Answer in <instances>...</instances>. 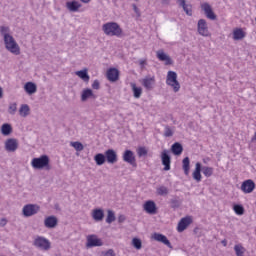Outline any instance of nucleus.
Wrapping results in <instances>:
<instances>
[{"instance_id": "obj_7", "label": "nucleus", "mask_w": 256, "mask_h": 256, "mask_svg": "<svg viewBox=\"0 0 256 256\" xmlns=\"http://www.w3.org/2000/svg\"><path fill=\"white\" fill-rule=\"evenodd\" d=\"M5 151L8 153H15L19 149V140L15 138H8L4 143Z\"/></svg>"}, {"instance_id": "obj_41", "label": "nucleus", "mask_w": 256, "mask_h": 256, "mask_svg": "<svg viewBox=\"0 0 256 256\" xmlns=\"http://www.w3.org/2000/svg\"><path fill=\"white\" fill-rule=\"evenodd\" d=\"M201 170L203 175H205V177H211V175H213V167L204 166L202 167Z\"/></svg>"}, {"instance_id": "obj_13", "label": "nucleus", "mask_w": 256, "mask_h": 256, "mask_svg": "<svg viewBox=\"0 0 256 256\" xmlns=\"http://www.w3.org/2000/svg\"><path fill=\"white\" fill-rule=\"evenodd\" d=\"M201 9L204 11L207 19H211V21H215V19H217V15H215V12H213V8H211L209 3L202 4Z\"/></svg>"}, {"instance_id": "obj_5", "label": "nucleus", "mask_w": 256, "mask_h": 256, "mask_svg": "<svg viewBox=\"0 0 256 256\" xmlns=\"http://www.w3.org/2000/svg\"><path fill=\"white\" fill-rule=\"evenodd\" d=\"M34 247L41 249V251H49L51 249V241L43 236H37L33 242Z\"/></svg>"}, {"instance_id": "obj_28", "label": "nucleus", "mask_w": 256, "mask_h": 256, "mask_svg": "<svg viewBox=\"0 0 256 256\" xmlns=\"http://www.w3.org/2000/svg\"><path fill=\"white\" fill-rule=\"evenodd\" d=\"M0 131L4 135V137H9V135H11V133H13V126H11V124H9V123H4L1 126Z\"/></svg>"}, {"instance_id": "obj_30", "label": "nucleus", "mask_w": 256, "mask_h": 256, "mask_svg": "<svg viewBox=\"0 0 256 256\" xmlns=\"http://www.w3.org/2000/svg\"><path fill=\"white\" fill-rule=\"evenodd\" d=\"M171 152L173 153V155H181V153H183V145H181V143L179 142H175L172 146H171Z\"/></svg>"}, {"instance_id": "obj_12", "label": "nucleus", "mask_w": 256, "mask_h": 256, "mask_svg": "<svg viewBox=\"0 0 256 256\" xmlns=\"http://www.w3.org/2000/svg\"><path fill=\"white\" fill-rule=\"evenodd\" d=\"M152 239H154V241H158V243H163V245H166V247H169V249H173V246L171 245L169 239H167V236L161 233H154L152 235Z\"/></svg>"}, {"instance_id": "obj_1", "label": "nucleus", "mask_w": 256, "mask_h": 256, "mask_svg": "<svg viewBox=\"0 0 256 256\" xmlns=\"http://www.w3.org/2000/svg\"><path fill=\"white\" fill-rule=\"evenodd\" d=\"M102 31L108 37H121L123 35V29L117 22H108L102 25Z\"/></svg>"}, {"instance_id": "obj_44", "label": "nucleus", "mask_w": 256, "mask_h": 256, "mask_svg": "<svg viewBox=\"0 0 256 256\" xmlns=\"http://www.w3.org/2000/svg\"><path fill=\"white\" fill-rule=\"evenodd\" d=\"M70 145L75 148V151H83L85 149L81 142H71Z\"/></svg>"}, {"instance_id": "obj_34", "label": "nucleus", "mask_w": 256, "mask_h": 256, "mask_svg": "<svg viewBox=\"0 0 256 256\" xmlns=\"http://www.w3.org/2000/svg\"><path fill=\"white\" fill-rule=\"evenodd\" d=\"M76 75L82 79V81H84L85 83H89V79H91L89 77V74L87 73V69L84 70H80L76 72Z\"/></svg>"}, {"instance_id": "obj_14", "label": "nucleus", "mask_w": 256, "mask_h": 256, "mask_svg": "<svg viewBox=\"0 0 256 256\" xmlns=\"http://www.w3.org/2000/svg\"><path fill=\"white\" fill-rule=\"evenodd\" d=\"M104 156L106 158L107 163H110L111 165H115V163H117V152H115V150H106Z\"/></svg>"}, {"instance_id": "obj_46", "label": "nucleus", "mask_w": 256, "mask_h": 256, "mask_svg": "<svg viewBox=\"0 0 256 256\" xmlns=\"http://www.w3.org/2000/svg\"><path fill=\"white\" fill-rule=\"evenodd\" d=\"M164 137H173V130H171V127L165 126Z\"/></svg>"}, {"instance_id": "obj_36", "label": "nucleus", "mask_w": 256, "mask_h": 256, "mask_svg": "<svg viewBox=\"0 0 256 256\" xmlns=\"http://www.w3.org/2000/svg\"><path fill=\"white\" fill-rule=\"evenodd\" d=\"M30 111H31V108H29V105L22 104L19 109V114L21 115V117H27Z\"/></svg>"}, {"instance_id": "obj_40", "label": "nucleus", "mask_w": 256, "mask_h": 256, "mask_svg": "<svg viewBox=\"0 0 256 256\" xmlns=\"http://www.w3.org/2000/svg\"><path fill=\"white\" fill-rule=\"evenodd\" d=\"M9 31H10L9 26L0 27V33L4 39H6V37H11V34H9Z\"/></svg>"}, {"instance_id": "obj_8", "label": "nucleus", "mask_w": 256, "mask_h": 256, "mask_svg": "<svg viewBox=\"0 0 256 256\" xmlns=\"http://www.w3.org/2000/svg\"><path fill=\"white\" fill-rule=\"evenodd\" d=\"M122 159L125 163L132 165V167H137V159L135 158V153L131 150H125Z\"/></svg>"}, {"instance_id": "obj_9", "label": "nucleus", "mask_w": 256, "mask_h": 256, "mask_svg": "<svg viewBox=\"0 0 256 256\" xmlns=\"http://www.w3.org/2000/svg\"><path fill=\"white\" fill-rule=\"evenodd\" d=\"M86 247H103V240L98 238L97 235H89L87 236Z\"/></svg>"}, {"instance_id": "obj_57", "label": "nucleus", "mask_w": 256, "mask_h": 256, "mask_svg": "<svg viewBox=\"0 0 256 256\" xmlns=\"http://www.w3.org/2000/svg\"><path fill=\"white\" fill-rule=\"evenodd\" d=\"M82 3H89L91 0H81Z\"/></svg>"}, {"instance_id": "obj_33", "label": "nucleus", "mask_w": 256, "mask_h": 256, "mask_svg": "<svg viewBox=\"0 0 256 256\" xmlns=\"http://www.w3.org/2000/svg\"><path fill=\"white\" fill-rule=\"evenodd\" d=\"M190 165H191V160H189V157H185L182 160V169H183L185 175H189V171L191 169Z\"/></svg>"}, {"instance_id": "obj_17", "label": "nucleus", "mask_w": 256, "mask_h": 256, "mask_svg": "<svg viewBox=\"0 0 256 256\" xmlns=\"http://www.w3.org/2000/svg\"><path fill=\"white\" fill-rule=\"evenodd\" d=\"M193 223V220L191 219V217H184L182 218L177 226V231L178 233H183V231H185V229H187V227H189V224Z\"/></svg>"}, {"instance_id": "obj_42", "label": "nucleus", "mask_w": 256, "mask_h": 256, "mask_svg": "<svg viewBox=\"0 0 256 256\" xmlns=\"http://www.w3.org/2000/svg\"><path fill=\"white\" fill-rule=\"evenodd\" d=\"M107 218H106V223H113V221H115V212H113L112 210H108L107 211Z\"/></svg>"}, {"instance_id": "obj_43", "label": "nucleus", "mask_w": 256, "mask_h": 256, "mask_svg": "<svg viewBox=\"0 0 256 256\" xmlns=\"http://www.w3.org/2000/svg\"><path fill=\"white\" fill-rule=\"evenodd\" d=\"M132 245L137 250H139V249H141V247H143V243L141 242V239H139V238H133Z\"/></svg>"}, {"instance_id": "obj_16", "label": "nucleus", "mask_w": 256, "mask_h": 256, "mask_svg": "<svg viewBox=\"0 0 256 256\" xmlns=\"http://www.w3.org/2000/svg\"><path fill=\"white\" fill-rule=\"evenodd\" d=\"M144 211L149 215H155L157 213V204L153 200H148L144 203Z\"/></svg>"}, {"instance_id": "obj_52", "label": "nucleus", "mask_w": 256, "mask_h": 256, "mask_svg": "<svg viewBox=\"0 0 256 256\" xmlns=\"http://www.w3.org/2000/svg\"><path fill=\"white\" fill-rule=\"evenodd\" d=\"M125 215H120L119 217H118V223H124V221H125Z\"/></svg>"}, {"instance_id": "obj_45", "label": "nucleus", "mask_w": 256, "mask_h": 256, "mask_svg": "<svg viewBox=\"0 0 256 256\" xmlns=\"http://www.w3.org/2000/svg\"><path fill=\"white\" fill-rule=\"evenodd\" d=\"M8 113L10 115H15L17 113V103H11L8 108Z\"/></svg>"}, {"instance_id": "obj_2", "label": "nucleus", "mask_w": 256, "mask_h": 256, "mask_svg": "<svg viewBox=\"0 0 256 256\" xmlns=\"http://www.w3.org/2000/svg\"><path fill=\"white\" fill-rule=\"evenodd\" d=\"M49 162V156L42 155L39 158H33L31 161V165L34 169H47V171H49L51 169Z\"/></svg>"}, {"instance_id": "obj_50", "label": "nucleus", "mask_w": 256, "mask_h": 256, "mask_svg": "<svg viewBox=\"0 0 256 256\" xmlns=\"http://www.w3.org/2000/svg\"><path fill=\"white\" fill-rule=\"evenodd\" d=\"M133 11L136 13L137 17H141V10L138 9L136 4L132 5Z\"/></svg>"}, {"instance_id": "obj_27", "label": "nucleus", "mask_w": 256, "mask_h": 256, "mask_svg": "<svg viewBox=\"0 0 256 256\" xmlns=\"http://www.w3.org/2000/svg\"><path fill=\"white\" fill-rule=\"evenodd\" d=\"M66 7L72 13H76V11H79V9H81V3H79L78 1L73 0L71 2H67Z\"/></svg>"}, {"instance_id": "obj_49", "label": "nucleus", "mask_w": 256, "mask_h": 256, "mask_svg": "<svg viewBox=\"0 0 256 256\" xmlns=\"http://www.w3.org/2000/svg\"><path fill=\"white\" fill-rule=\"evenodd\" d=\"M102 256H115V250L109 249L106 252H102Z\"/></svg>"}, {"instance_id": "obj_21", "label": "nucleus", "mask_w": 256, "mask_h": 256, "mask_svg": "<svg viewBox=\"0 0 256 256\" xmlns=\"http://www.w3.org/2000/svg\"><path fill=\"white\" fill-rule=\"evenodd\" d=\"M107 79L108 81H111V83H115V81H119V70L117 68L108 69Z\"/></svg>"}, {"instance_id": "obj_18", "label": "nucleus", "mask_w": 256, "mask_h": 256, "mask_svg": "<svg viewBox=\"0 0 256 256\" xmlns=\"http://www.w3.org/2000/svg\"><path fill=\"white\" fill-rule=\"evenodd\" d=\"M241 190L243 193H253L255 190V182L253 180H245L241 185Z\"/></svg>"}, {"instance_id": "obj_25", "label": "nucleus", "mask_w": 256, "mask_h": 256, "mask_svg": "<svg viewBox=\"0 0 256 256\" xmlns=\"http://www.w3.org/2000/svg\"><path fill=\"white\" fill-rule=\"evenodd\" d=\"M104 218L105 212L103 211V209L97 208L92 211V219H94V221H103Z\"/></svg>"}, {"instance_id": "obj_26", "label": "nucleus", "mask_w": 256, "mask_h": 256, "mask_svg": "<svg viewBox=\"0 0 256 256\" xmlns=\"http://www.w3.org/2000/svg\"><path fill=\"white\" fill-rule=\"evenodd\" d=\"M24 91L27 95H34V93H37V85L33 82H27L24 85Z\"/></svg>"}, {"instance_id": "obj_56", "label": "nucleus", "mask_w": 256, "mask_h": 256, "mask_svg": "<svg viewBox=\"0 0 256 256\" xmlns=\"http://www.w3.org/2000/svg\"><path fill=\"white\" fill-rule=\"evenodd\" d=\"M222 245H223L224 247H227V240H222Z\"/></svg>"}, {"instance_id": "obj_20", "label": "nucleus", "mask_w": 256, "mask_h": 256, "mask_svg": "<svg viewBox=\"0 0 256 256\" xmlns=\"http://www.w3.org/2000/svg\"><path fill=\"white\" fill-rule=\"evenodd\" d=\"M156 57L159 61H165V65H173V60L169 55L165 54L163 50H158L156 52Z\"/></svg>"}, {"instance_id": "obj_54", "label": "nucleus", "mask_w": 256, "mask_h": 256, "mask_svg": "<svg viewBox=\"0 0 256 256\" xmlns=\"http://www.w3.org/2000/svg\"><path fill=\"white\" fill-rule=\"evenodd\" d=\"M209 161H211V159H209V158H204L203 159V163H205V164L209 163Z\"/></svg>"}, {"instance_id": "obj_29", "label": "nucleus", "mask_w": 256, "mask_h": 256, "mask_svg": "<svg viewBox=\"0 0 256 256\" xmlns=\"http://www.w3.org/2000/svg\"><path fill=\"white\" fill-rule=\"evenodd\" d=\"M233 39L234 41H241V39H245V32L241 28H236L233 31Z\"/></svg>"}, {"instance_id": "obj_58", "label": "nucleus", "mask_w": 256, "mask_h": 256, "mask_svg": "<svg viewBox=\"0 0 256 256\" xmlns=\"http://www.w3.org/2000/svg\"><path fill=\"white\" fill-rule=\"evenodd\" d=\"M140 65H145V60H141Z\"/></svg>"}, {"instance_id": "obj_15", "label": "nucleus", "mask_w": 256, "mask_h": 256, "mask_svg": "<svg viewBox=\"0 0 256 256\" xmlns=\"http://www.w3.org/2000/svg\"><path fill=\"white\" fill-rule=\"evenodd\" d=\"M142 85L147 91H153V88L155 87V76H146L142 80Z\"/></svg>"}, {"instance_id": "obj_31", "label": "nucleus", "mask_w": 256, "mask_h": 256, "mask_svg": "<svg viewBox=\"0 0 256 256\" xmlns=\"http://www.w3.org/2000/svg\"><path fill=\"white\" fill-rule=\"evenodd\" d=\"M131 88L135 99L141 98V95H143V88L137 87L136 83H131Z\"/></svg>"}, {"instance_id": "obj_53", "label": "nucleus", "mask_w": 256, "mask_h": 256, "mask_svg": "<svg viewBox=\"0 0 256 256\" xmlns=\"http://www.w3.org/2000/svg\"><path fill=\"white\" fill-rule=\"evenodd\" d=\"M171 3V0H162V5H169Z\"/></svg>"}, {"instance_id": "obj_59", "label": "nucleus", "mask_w": 256, "mask_h": 256, "mask_svg": "<svg viewBox=\"0 0 256 256\" xmlns=\"http://www.w3.org/2000/svg\"><path fill=\"white\" fill-rule=\"evenodd\" d=\"M254 139H255V141H256V133H255V135H254Z\"/></svg>"}, {"instance_id": "obj_19", "label": "nucleus", "mask_w": 256, "mask_h": 256, "mask_svg": "<svg viewBox=\"0 0 256 256\" xmlns=\"http://www.w3.org/2000/svg\"><path fill=\"white\" fill-rule=\"evenodd\" d=\"M58 223H59V220L55 216H48L44 220V226L47 229H55Z\"/></svg>"}, {"instance_id": "obj_6", "label": "nucleus", "mask_w": 256, "mask_h": 256, "mask_svg": "<svg viewBox=\"0 0 256 256\" xmlns=\"http://www.w3.org/2000/svg\"><path fill=\"white\" fill-rule=\"evenodd\" d=\"M41 207L37 204H27L23 207L22 213L24 217H33V215H37Z\"/></svg>"}, {"instance_id": "obj_4", "label": "nucleus", "mask_w": 256, "mask_h": 256, "mask_svg": "<svg viewBox=\"0 0 256 256\" xmlns=\"http://www.w3.org/2000/svg\"><path fill=\"white\" fill-rule=\"evenodd\" d=\"M166 84L169 85V87H172L174 93H179V89H181V84H179V81L177 80V72L168 71L166 77Z\"/></svg>"}, {"instance_id": "obj_10", "label": "nucleus", "mask_w": 256, "mask_h": 256, "mask_svg": "<svg viewBox=\"0 0 256 256\" xmlns=\"http://www.w3.org/2000/svg\"><path fill=\"white\" fill-rule=\"evenodd\" d=\"M199 35L202 37H209V27L207 26V20L200 19L197 24Z\"/></svg>"}, {"instance_id": "obj_22", "label": "nucleus", "mask_w": 256, "mask_h": 256, "mask_svg": "<svg viewBox=\"0 0 256 256\" xmlns=\"http://www.w3.org/2000/svg\"><path fill=\"white\" fill-rule=\"evenodd\" d=\"M178 4L183 8V11L191 17L193 15V6L191 4H187L185 0H178Z\"/></svg>"}, {"instance_id": "obj_3", "label": "nucleus", "mask_w": 256, "mask_h": 256, "mask_svg": "<svg viewBox=\"0 0 256 256\" xmlns=\"http://www.w3.org/2000/svg\"><path fill=\"white\" fill-rule=\"evenodd\" d=\"M4 44L7 51L13 53V55H21V48L13 36H6V38H4Z\"/></svg>"}, {"instance_id": "obj_48", "label": "nucleus", "mask_w": 256, "mask_h": 256, "mask_svg": "<svg viewBox=\"0 0 256 256\" xmlns=\"http://www.w3.org/2000/svg\"><path fill=\"white\" fill-rule=\"evenodd\" d=\"M92 89H101V84L99 83V80H94V82L92 83Z\"/></svg>"}, {"instance_id": "obj_47", "label": "nucleus", "mask_w": 256, "mask_h": 256, "mask_svg": "<svg viewBox=\"0 0 256 256\" xmlns=\"http://www.w3.org/2000/svg\"><path fill=\"white\" fill-rule=\"evenodd\" d=\"M137 154L139 157H145V155H147V149L145 147H140L137 150Z\"/></svg>"}, {"instance_id": "obj_37", "label": "nucleus", "mask_w": 256, "mask_h": 256, "mask_svg": "<svg viewBox=\"0 0 256 256\" xmlns=\"http://www.w3.org/2000/svg\"><path fill=\"white\" fill-rule=\"evenodd\" d=\"M234 251L236 253V256H245V247H243V245L241 244H237L234 246Z\"/></svg>"}, {"instance_id": "obj_39", "label": "nucleus", "mask_w": 256, "mask_h": 256, "mask_svg": "<svg viewBox=\"0 0 256 256\" xmlns=\"http://www.w3.org/2000/svg\"><path fill=\"white\" fill-rule=\"evenodd\" d=\"M233 210L236 213V215H244L245 214V208L241 204H235L233 206Z\"/></svg>"}, {"instance_id": "obj_35", "label": "nucleus", "mask_w": 256, "mask_h": 256, "mask_svg": "<svg viewBox=\"0 0 256 256\" xmlns=\"http://www.w3.org/2000/svg\"><path fill=\"white\" fill-rule=\"evenodd\" d=\"M94 161L96 163V165H104V163L107 161L105 158V154L103 153H98L94 156Z\"/></svg>"}, {"instance_id": "obj_51", "label": "nucleus", "mask_w": 256, "mask_h": 256, "mask_svg": "<svg viewBox=\"0 0 256 256\" xmlns=\"http://www.w3.org/2000/svg\"><path fill=\"white\" fill-rule=\"evenodd\" d=\"M5 225H7V219L2 218V219L0 220V227H5Z\"/></svg>"}, {"instance_id": "obj_11", "label": "nucleus", "mask_w": 256, "mask_h": 256, "mask_svg": "<svg viewBox=\"0 0 256 256\" xmlns=\"http://www.w3.org/2000/svg\"><path fill=\"white\" fill-rule=\"evenodd\" d=\"M162 165H164V171L171 170V156L169 155V150H163L161 153Z\"/></svg>"}, {"instance_id": "obj_24", "label": "nucleus", "mask_w": 256, "mask_h": 256, "mask_svg": "<svg viewBox=\"0 0 256 256\" xmlns=\"http://www.w3.org/2000/svg\"><path fill=\"white\" fill-rule=\"evenodd\" d=\"M201 169H202L201 163L197 162L195 165V170L192 173L193 180L196 181L197 183H200V181L202 179V176H201L202 170Z\"/></svg>"}, {"instance_id": "obj_32", "label": "nucleus", "mask_w": 256, "mask_h": 256, "mask_svg": "<svg viewBox=\"0 0 256 256\" xmlns=\"http://www.w3.org/2000/svg\"><path fill=\"white\" fill-rule=\"evenodd\" d=\"M181 199L178 196H174L170 199V207L171 209H179L181 207Z\"/></svg>"}, {"instance_id": "obj_55", "label": "nucleus", "mask_w": 256, "mask_h": 256, "mask_svg": "<svg viewBox=\"0 0 256 256\" xmlns=\"http://www.w3.org/2000/svg\"><path fill=\"white\" fill-rule=\"evenodd\" d=\"M3 98V88L0 87V99Z\"/></svg>"}, {"instance_id": "obj_23", "label": "nucleus", "mask_w": 256, "mask_h": 256, "mask_svg": "<svg viewBox=\"0 0 256 256\" xmlns=\"http://www.w3.org/2000/svg\"><path fill=\"white\" fill-rule=\"evenodd\" d=\"M87 99H97V96L93 94V90H91L90 88L84 89L81 94L82 102L87 101Z\"/></svg>"}, {"instance_id": "obj_38", "label": "nucleus", "mask_w": 256, "mask_h": 256, "mask_svg": "<svg viewBox=\"0 0 256 256\" xmlns=\"http://www.w3.org/2000/svg\"><path fill=\"white\" fill-rule=\"evenodd\" d=\"M156 193L161 197H165L166 195H169V188H167L166 186H160L157 188Z\"/></svg>"}]
</instances>
